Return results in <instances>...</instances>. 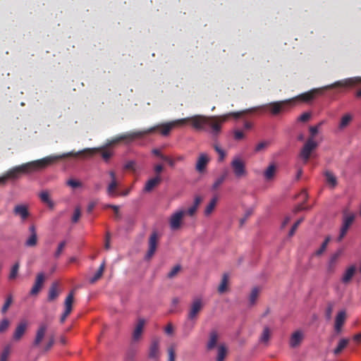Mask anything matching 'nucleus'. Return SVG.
I'll return each mask as SVG.
<instances>
[{
    "instance_id": "nucleus-64",
    "label": "nucleus",
    "mask_w": 361,
    "mask_h": 361,
    "mask_svg": "<svg viewBox=\"0 0 361 361\" xmlns=\"http://www.w3.org/2000/svg\"><path fill=\"white\" fill-rule=\"evenodd\" d=\"M202 201V198L200 196L197 195V196H195V197L194 199V202H193V204L192 206L195 207L197 209V208L199 207V206L201 204Z\"/></svg>"
},
{
    "instance_id": "nucleus-10",
    "label": "nucleus",
    "mask_w": 361,
    "mask_h": 361,
    "mask_svg": "<svg viewBox=\"0 0 361 361\" xmlns=\"http://www.w3.org/2000/svg\"><path fill=\"white\" fill-rule=\"evenodd\" d=\"M357 83H361V77H354L343 80H339L331 85L324 87V89H331L334 87L353 86Z\"/></svg>"
},
{
    "instance_id": "nucleus-6",
    "label": "nucleus",
    "mask_w": 361,
    "mask_h": 361,
    "mask_svg": "<svg viewBox=\"0 0 361 361\" xmlns=\"http://www.w3.org/2000/svg\"><path fill=\"white\" fill-rule=\"evenodd\" d=\"M86 149H89L90 152H87V153H85V154H84L82 155L81 154V155H78L77 157H75V156H68L66 158L73 157V158H75V159H86L87 157H91L95 152L100 151L101 152V155H102V158L104 159V160L106 161H108V160L113 155V152L111 151L106 150L104 149L85 148V149H82L81 151L86 150Z\"/></svg>"
},
{
    "instance_id": "nucleus-40",
    "label": "nucleus",
    "mask_w": 361,
    "mask_h": 361,
    "mask_svg": "<svg viewBox=\"0 0 361 361\" xmlns=\"http://www.w3.org/2000/svg\"><path fill=\"white\" fill-rule=\"evenodd\" d=\"M226 353H227V348L223 345H219L218 348V355H217L216 361H224V360L226 355Z\"/></svg>"
},
{
    "instance_id": "nucleus-47",
    "label": "nucleus",
    "mask_w": 361,
    "mask_h": 361,
    "mask_svg": "<svg viewBox=\"0 0 361 361\" xmlns=\"http://www.w3.org/2000/svg\"><path fill=\"white\" fill-rule=\"evenodd\" d=\"M10 325L8 319H4L0 322V334L4 333L7 330Z\"/></svg>"
},
{
    "instance_id": "nucleus-32",
    "label": "nucleus",
    "mask_w": 361,
    "mask_h": 361,
    "mask_svg": "<svg viewBox=\"0 0 361 361\" xmlns=\"http://www.w3.org/2000/svg\"><path fill=\"white\" fill-rule=\"evenodd\" d=\"M355 272V266L350 267L344 273L343 278H342V281L344 283H348L353 278Z\"/></svg>"
},
{
    "instance_id": "nucleus-22",
    "label": "nucleus",
    "mask_w": 361,
    "mask_h": 361,
    "mask_svg": "<svg viewBox=\"0 0 361 361\" xmlns=\"http://www.w3.org/2000/svg\"><path fill=\"white\" fill-rule=\"evenodd\" d=\"M161 182L160 176H156L154 178L148 180L145 185L144 191L146 192H151L155 187H157Z\"/></svg>"
},
{
    "instance_id": "nucleus-57",
    "label": "nucleus",
    "mask_w": 361,
    "mask_h": 361,
    "mask_svg": "<svg viewBox=\"0 0 361 361\" xmlns=\"http://www.w3.org/2000/svg\"><path fill=\"white\" fill-rule=\"evenodd\" d=\"M162 160L166 161L171 167H174L176 165L174 158L173 159L165 155V157H162Z\"/></svg>"
},
{
    "instance_id": "nucleus-9",
    "label": "nucleus",
    "mask_w": 361,
    "mask_h": 361,
    "mask_svg": "<svg viewBox=\"0 0 361 361\" xmlns=\"http://www.w3.org/2000/svg\"><path fill=\"white\" fill-rule=\"evenodd\" d=\"M292 102V99H286L279 102H274L269 103L264 106H262V108H264L269 111L273 115H277L279 114L285 104H288Z\"/></svg>"
},
{
    "instance_id": "nucleus-52",
    "label": "nucleus",
    "mask_w": 361,
    "mask_h": 361,
    "mask_svg": "<svg viewBox=\"0 0 361 361\" xmlns=\"http://www.w3.org/2000/svg\"><path fill=\"white\" fill-rule=\"evenodd\" d=\"M67 185L73 188H77L80 187L82 185V183L76 180L69 179L67 181Z\"/></svg>"
},
{
    "instance_id": "nucleus-4",
    "label": "nucleus",
    "mask_w": 361,
    "mask_h": 361,
    "mask_svg": "<svg viewBox=\"0 0 361 361\" xmlns=\"http://www.w3.org/2000/svg\"><path fill=\"white\" fill-rule=\"evenodd\" d=\"M317 143L312 137L307 139L300 152V157L305 164L307 163L310 158L311 153L317 148Z\"/></svg>"
},
{
    "instance_id": "nucleus-50",
    "label": "nucleus",
    "mask_w": 361,
    "mask_h": 361,
    "mask_svg": "<svg viewBox=\"0 0 361 361\" xmlns=\"http://www.w3.org/2000/svg\"><path fill=\"white\" fill-rule=\"evenodd\" d=\"M351 121V116L350 115H345L342 117L341 123H340V127L344 128L346 126L348 125L350 121Z\"/></svg>"
},
{
    "instance_id": "nucleus-25",
    "label": "nucleus",
    "mask_w": 361,
    "mask_h": 361,
    "mask_svg": "<svg viewBox=\"0 0 361 361\" xmlns=\"http://www.w3.org/2000/svg\"><path fill=\"white\" fill-rule=\"evenodd\" d=\"M59 283L57 282L53 283L49 290L48 300L53 301L56 300L59 295Z\"/></svg>"
},
{
    "instance_id": "nucleus-59",
    "label": "nucleus",
    "mask_w": 361,
    "mask_h": 361,
    "mask_svg": "<svg viewBox=\"0 0 361 361\" xmlns=\"http://www.w3.org/2000/svg\"><path fill=\"white\" fill-rule=\"evenodd\" d=\"M249 111V110H246V111H238V112H231L228 115V118L231 116H233L235 118H240L241 116H243L244 114H245L246 112Z\"/></svg>"
},
{
    "instance_id": "nucleus-30",
    "label": "nucleus",
    "mask_w": 361,
    "mask_h": 361,
    "mask_svg": "<svg viewBox=\"0 0 361 361\" xmlns=\"http://www.w3.org/2000/svg\"><path fill=\"white\" fill-rule=\"evenodd\" d=\"M271 337V330L268 326H265L263 329L262 333L259 337V342L268 345L269 341Z\"/></svg>"
},
{
    "instance_id": "nucleus-51",
    "label": "nucleus",
    "mask_w": 361,
    "mask_h": 361,
    "mask_svg": "<svg viewBox=\"0 0 361 361\" xmlns=\"http://www.w3.org/2000/svg\"><path fill=\"white\" fill-rule=\"evenodd\" d=\"M349 228H347V227H345L341 225V229H340V233H339V235L337 238V240L338 242H341L343 238L345 236V235L347 234Z\"/></svg>"
},
{
    "instance_id": "nucleus-14",
    "label": "nucleus",
    "mask_w": 361,
    "mask_h": 361,
    "mask_svg": "<svg viewBox=\"0 0 361 361\" xmlns=\"http://www.w3.org/2000/svg\"><path fill=\"white\" fill-rule=\"evenodd\" d=\"M209 161L210 158L207 154L201 153L197 158L195 170L200 173L204 172Z\"/></svg>"
},
{
    "instance_id": "nucleus-19",
    "label": "nucleus",
    "mask_w": 361,
    "mask_h": 361,
    "mask_svg": "<svg viewBox=\"0 0 361 361\" xmlns=\"http://www.w3.org/2000/svg\"><path fill=\"white\" fill-rule=\"evenodd\" d=\"M303 338L304 334L301 331L298 330L293 332L290 338V346L293 348L298 347L302 343Z\"/></svg>"
},
{
    "instance_id": "nucleus-43",
    "label": "nucleus",
    "mask_w": 361,
    "mask_h": 361,
    "mask_svg": "<svg viewBox=\"0 0 361 361\" xmlns=\"http://www.w3.org/2000/svg\"><path fill=\"white\" fill-rule=\"evenodd\" d=\"M330 240H331L330 236H327L325 238L324 241L322 243L319 249L315 252V255H321L326 250V247H327L329 243L330 242Z\"/></svg>"
},
{
    "instance_id": "nucleus-12",
    "label": "nucleus",
    "mask_w": 361,
    "mask_h": 361,
    "mask_svg": "<svg viewBox=\"0 0 361 361\" xmlns=\"http://www.w3.org/2000/svg\"><path fill=\"white\" fill-rule=\"evenodd\" d=\"M159 343L160 339L159 338H154L151 341L149 349V357L156 361L159 359Z\"/></svg>"
},
{
    "instance_id": "nucleus-11",
    "label": "nucleus",
    "mask_w": 361,
    "mask_h": 361,
    "mask_svg": "<svg viewBox=\"0 0 361 361\" xmlns=\"http://www.w3.org/2000/svg\"><path fill=\"white\" fill-rule=\"evenodd\" d=\"M184 215L185 211L183 210L177 211L171 215L169 224L172 230L176 231L180 228Z\"/></svg>"
},
{
    "instance_id": "nucleus-29",
    "label": "nucleus",
    "mask_w": 361,
    "mask_h": 361,
    "mask_svg": "<svg viewBox=\"0 0 361 361\" xmlns=\"http://www.w3.org/2000/svg\"><path fill=\"white\" fill-rule=\"evenodd\" d=\"M276 171V166L275 164H270L264 172V177L267 180H270L274 178Z\"/></svg>"
},
{
    "instance_id": "nucleus-33",
    "label": "nucleus",
    "mask_w": 361,
    "mask_h": 361,
    "mask_svg": "<svg viewBox=\"0 0 361 361\" xmlns=\"http://www.w3.org/2000/svg\"><path fill=\"white\" fill-rule=\"evenodd\" d=\"M39 197L42 202L47 204L50 208H53L54 204L53 201L50 199L49 194L47 191H42L39 194Z\"/></svg>"
},
{
    "instance_id": "nucleus-60",
    "label": "nucleus",
    "mask_w": 361,
    "mask_h": 361,
    "mask_svg": "<svg viewBox=\"0 0 361 361\" xmlns=\"http://www.w3.org/2000/svg\"><path fill=\"white\" fill-rule=\"evenodd\" d=\"M322 124V122L319 123L318 126H311L310 128V133H311V135L313 139H314V137L318 133V128H319V126H321Z\"/></svg>"
},
{
    "instance_id": "nucleus-13",
    "label": "nucleus",
    "mask_w": 361,
    "mask_h": 361,
    "mask_svg": "<svg viewBox=\"0 0 361 361\" xmlns=\"http://www.w3.org/2000/svg\"><path fill=\"white\" fill-rule=\"evenodd\" d=\"M322 89H313L310 91H308L307 92L300 94L297 97L291 99L292 102L296 99H299L304 102H309L313 100L317 94H319L322 92Z\"/></svg>"
},
{
    "instance_id": "nucleus-45",
    "label": "nucleus",
    "mask_w": 361,
    "mask_h": 361,
    "mask_svg": "<svg viewBox=\"0 0 361 361\" xmlns=\"http://www.w3.org/2000/svg\"><path fill=\"white\" fill-rule=\"evenodd\" d=\"M66 245V242L65 240L61 242L59 244L58 247H57V249H56V252H54V255L55 258H59L61 256V255L63 252Z\"/></svg>"
},
{
    "instance_id": "nucleus-48",
    "label": "nucleus",
    "mask_w": 361,
    "mask_h": 361,
    "mask_svg": "<svg viewBox=\"0 0 361 361\" xmlns=\"http://www.w3.org/2000/svg\"><path fill=\"white\" fill-rule=\"evenodd\" d=\"M81 216V211L80 208L79 207H75L74 210L73 215L72 216V222L73 223H77L78 220L80 219Z\"/></svg>"
},
{
    "instance_id": "nucleus-28",
    "label": "nucleus",
    "mask_w": 361,
    "mask_h": 361,
    "mask_svg": "<svg viewBox=\"0 0 361 361\" xmlns=\"http://www.w3.org/2000/svg\"><path fill=\"white\" fill-rule=\"evenodd\" d=\"M345 312L341 311V312H338V314H337V316L336 317V321H335V330L337 332L341 331V327L345 322Z\"/></svg>"
},
{
    "instance_id": "nucleus-15",
    "label": "nucleus",
    "mask_w": 361,
    "mask_h": 361,
    "mask_svg": "<svg viewBox=\"0 0 361 361\" xmlns=\"http://www.w3.org/2000/svg\"><path fill=\"white\" fill-rule=\"evenodd\" d=\"M27 328V323L26 321H21L16 326L13 335V339L16 341H20L25 334Z\"/></svg>"
},
{
    "instance_id": "nucleus-5",
    "label": "nucleus",
    "mask_w": 361,
    "mask_h": 361,
    "mask_svg": "<svg viewBox=\"0 0 361 361\" xmlns=\"http://www.w3.org/2000/svg\"><path fill=\"white\" fill-rule=\"evenodd\" d=\"M159 235L157 231H153L148 240V250L145 255V259L149 260L156 252L159 243Z\"/></svg>"
},
{
    "instance_id": "nucleus-24",
    "label": "nucleus",
    "mask_w": 361,
    "mask_h": 361,
    "mask_svg": "<svg viewBox=\"0 0 361 361\" xmlns=\"http://www.w3.org/2000/svg\"><path fill=\"white\" fill-rule=\"evenodd\" d=\"M219 339V334L216 330H212L209 333V340L207 343V348L208 350H211L214 349L216 344Z\"/></svg>"
},
{
    "instance_id": "nucleus-38",
    "label": "nucleus",
    "mask_w": 361,
    "mask_h": 361,
    "mask_svg": "<svg viewBox=\"0 0 361 361\" xmlns=\"http://www.w3.org/2000/svg\"><path fill=\"white\" fill-rule=\"evenodd\" d=\"M349 342L348 339L343 338L339 341L337 347L334 349V353L335 355L340 354L342 350L347 346Z\"/></svg>"
},
{
    "instance_id": "nucleus-31",
    "label": "nucleus",
    "mask_w": 361,
    "mask_h": 361,
    "mask_svg": "<svg viewBox=\"0 0 361 361\" xmlns=\"http://www.w3.org/2000/svg\"><path fill=\"white\" fill-rule=\"evenodd\" d=\"M104 269H105V262H103L98 270L97 271V272L94 274V275L90 279V282L91 283H95L96 281H97L99 279H101V277L103 275V273L104 271Z\"/></svg>"
},
{
    "instance_id": "nucleus-26",
    "label": "nucleus",
    "mask_w": 361,
    "mask_h": 361,
    "mask_svg": "<svg viewBox=\"0 0 361 361\" xmlns=\"http://www.w3.org/2000/svg\"><path fill=\"white\" fill-rule=\"evenodd\" d=\"M218 197L214 196L212 198L209 204L206 206L204 210V215L207 217L209 216L214 211L217 204Z\"/></svg>"
},
{
    "instance_id": "nucleus-23",
    "label": "nucleus",
    "mask_w": 361,
    "mask_h": 361,
    "mask_svg": "<svg viewBox=\"0 0 361 361\" xmlns=\"http://www.w3.org/2000/svg\"><path fill=\"white\" fill-rule=\"evenodd\" d=\"M13 213L16 216H20L22 220H25L29 216L27 207L23 204H18L14 207Z\"/></svg>"
},
{
    "instance_id": "nucleus-35",
    "label": "nucleus",
    "mask_w": 361,
    "mask_h": 361,
    "mask_svg": "<svg viewBox=\"0 0 361 361\" xmlns=\"http://www.w3.org/2000/svg\"><path fill=\"white\" fill-rule=\"evenodd\" d=\"M259 292L260 289L257 287H255L252 289L249 296V302L250 305H254L255 304L257 299L259 296Z\"/></svg>"
},
{
    "instance_id": "nucleus-34",
    "label": "nucleus",
    "mask_w": 361,
    "mask_h": 361,
    "mask_svg": "<svg viewBox=\"0 0 361 361\" xmlns=\"http://www.w3.org/2000/svg\"><path fill=\"white\" fill-rule=\"evenodd\" d=\"M326 180L332 188H335L337 185V178L331 171L325 173Z\"/></svg>"
},
{
    "instance_id": "nucleus-41",
    "label": "nucleus",
    "mask_w": 361,
    "mask_h": 361,
    "mask_svg": "<svg viewBox=\"0 0 361 361\" xmlns=\"http://www.w3.org/2000/svg\"><path fill=\"white\" fill-rule=\"evenodd\" d=\"M12 302H13V297L11 295H8L6 297V301L1 310V312L3 314L6 313V312L8 311L11 305L12 304Z\"/></svg>"
},
{
    "instance_id": "nucleus-39",
    "label": "nucleus",
    "mask_w": 361,
    "mask_h": 361,
    "mask_svg": "<svg viewBox=\"0 0 361 361\" xmlns=\"http://www.w3.org/2000/svg\"><path fill=\"white\" fill-rule=\"evenodd\" d=\"M118 187V183L116 180H111L107 187V194L109 196L113 197L116 195V190Z\"/></svg>"
},
{
    "instance_id": "nucleus-17",
    "label": "nucleus",
    "mask_w": 361,
    "mask_h": 361,
    "mask_svg": "<svg viewBox=\"0 0 361 361\" xmlns=\"http://www.w3.org/2000/svg\"><path fill=\"white\" fill-rule=\"evenodd\" d=\"M29 231L30 233V235L25 240V245L29 247H35L37 245L38 241L35 226L34 225L30 226L29 227Z\"/></svg>"
},
{
    "instance_id": "nucleus-49",
    "label": "nucleus",
    "mask_w": 361,
    "mask_h": 361,
    "mask_svg": "<svg viewBox=\"0 0 361 361\" xmlns=\"http://www.w3.org/2000/svg\"><path fill=\"white\" fill-rule=\"evenodd\" d=\"M104 208H111L114 210L115 217L118 219H121V214L119 212V207L114 204H106Z\"/></svg>"
},
{
    "instance_id": "nucleus-3",
    "label": "nucleus",
    "mask_w": 361,
    "mask_h": 361,
    "mask_svg": "<svg viewBox=\"0 0 361 361\" xmlns=\"http://www.w3.org/2000/svg\"><path fill=\"white\" fill-rule=\"evenodd\" d=\"M231 167L237 178H241L247 175L245 163L240 157H235L231 162Z\"/></svg>"
},
{
    "instance_id": "nucleus-18",
    "label": "nucleus",
    "mask_w": 361,
    "mask_h": 361,
    "mask_svg": "<svg viewBox=\"0 0 361 361\" xmlns=\"http://www.w3.org/2000/svg\"><path fill=\"white\" fill-rule=\"evenodd\" d=\"M146 321L143 318H139L133 332V339L138 341L142 336Z\"/></svg>"
},
{
    "instance_id": "nucleus-62",
    "label": "nucleus",
    "mask_w": 361,
    "mask_h": 361,
    "mask_svg": "<svg viewBox=\"0 0 361 361\" xmlns=\"http://www.w3.org/2000/svg\"><path fill=\"white\" fill-rule=\"evenodd\" d=\"M110 240H111V234L110 233L107 232L106 234V238H105V243H104V248L106 250H109L110 249Z\"/></svg>"
},
{
    "instance_id": "nucleus-1",
    "label": "nucleus",
    "mask_w": 361,
    "mask_h": 361,
    "mask_svg": "<svg viewBox=\"0 0 361 361\" xmlns=\"http://www.w3.org/2000/svg\"><path fill=\"white\" fill-rule=\"evenodd\" d=\"M227 119L228 115L210 117L197 115L192 117L180 118L173 121L161 123L145 130L125 133L118 136L115 140H112V143L114 144L122 140H127L130 142L135 138L142 137L146 135L154 133L157 130H159L161 135L167 136L170 134L171 130L173 128L179 125H184L187 123H190L195 129L208 130L214 136H216L221 132V124Z\"/></svg>"
},
{
    "instance_id": "nucleus-16",
    "label": "nucleus",
    "mask_w": 361,
    "mask_h": 361,
    "mask_svg": "<svg viewBox=\"0 0 361 361\" xmlns=\"http://www.w3.org/2000/svg\"><path fill=\"white\" fill-rule=\"evenodd\" d=\"M342 226L350 228L355 220V214L350 212L348 208H345L342 212Z\"/></svg>"
},
{
    "instance_id": "nucleus-21",
    "label": "nucleus",
    "mask_w": 361,
    "mask_h": 361,
    "mask_svg": "<svg viewBox=\"0 0 361 361\" xmlns=\"http://www.w3.org/2000/svg\"><path fill=\"white\" fill-rule=\"evenodd\" d=\"M44 281V275L43 273H39L37 275L36 280L34 286L30 290V295H35L39 293L42 288Z\"/></svg>"
},
{
    "instance_id": "nucleus-20",
    "label": "nucleus",
    "mask_w": 361,
    "mask_h": 361,
    "mask_svg": "<svg viewBox=\"0 0 361 361\" xmlns=\"http://www.w3.org/2000/svg\"><path fill=\"white\" fill-rule=\"evenodd\" d=\"M47 328L48 326L46 324H41L39 326L36 332L35 338L33 341V345L38 346L41 343L45 336Z\"/></svg>"
},
{
    "instance_id": "nucleus-55",
    "label": "nucleus",
    "mask_w": 361,
    "mask_h": 361,
    "mask_svg": "<svg viewBox=\"0 0 361 361\" xmlns=\"http://www.w3.org/2000/svg\"><path fill=\"white\" fill-rule=\"evenodd\" d=\"M332 312H333V305L329 304L327 306V307L326 309V312H325V316H326V319H328V320L331 319Z\"/></svg>"
},
{
    "instance_id": "nucleus-56",
    "label": "nucleus",
    "mask_w": 361,
    "mask_h": 361,
    "mask_svg": "<svg viewBox=\"0 0 361 361\" xmlns=\"http://www.w3.org/2000/svg\"><path fill=\"white\" fill-rule=\"evenodd\" d=\"M168 355H169V360L168 361H175L176 354H175V350L173 347H170L168 348Z\"/></svg>"
},
{
    "instance_id": "nucleus-42",
    "label": "nucleus",
    "mask_w": 361,
    "mask_h": 361,
    "mask_svg": "<svg viewBox=\"0 0 361 361\" xmlns=\"http://www.w3.org/2000/svg\"><path fill=\"white\" fill-rule=\"evenodd\" d=\"M19 267L20 265L18 262H16V264H13L8 276V279L10 280H13L16 278L18 273Z\"/></svg>"
},
{
    "instance_id": "nucleus-54",
    "label": "nucleus",
    "mask_w": 361,
    "mask_h": 361,
    "mask_svg": "<svg viewBox=\"0 0 361 361\" xmlns=\"http://www.w3.org/2000/svg\"><path fill=\"white\" fill-rule=\"evenodd\" d=\"M233 137L235 140H240L244 138V133L241 130H236L233 133Z\"/></svg>"
},
{
    "instance_id": "nucleus-58",
    "label": "nucleus",
    "mask_w": 361,
    "mask_h": 361,
    "mask_svg": "<svg viewBox=\"0 0 361 361\" xmlns=\"http://www.w3.org/2000/svg\"><path fill=\"white\" fill-rule=\"evenodd\" d=\"M54 341H55V340H54V336H50L49 338L48 343H47V345L44 347V350L45 351L49 350L51 348V347L53 346V345L54 344Z\"/></svg>"
},
{
    "instance_id": "nucleus-53",
    "label": "nucleus",
    "mask_w": 361,
    "mask_h": 361,
    "mask_svg": "<svg viewBox=\"0 0 361 361\" xmlns=\"http://www.w3.org/2000/svg\"><path fill=\"white\" fill-rule=\"evenodd\" d=\"M180 270V266L176 265L175 266L168 274V277L171 279L174 277L178 272Z\"/></svg>"
},
{
    "instance_id": "nucleus-61",
    "label": "nucleus",
    "mask_w": 361,
    "mask_h": 361,
    "mask_svg": "<svg viewBox=\"0 0 361 361\" xmlns=\"http://www.w3.org/2000/svg\"><path fill=\"white\" fill-rule=\"evenodd\" d=\"M310 116L311 115L310 113L305 112L300 115V116L298 118V121L301 122H306L310 119Z\"/></svg>"
},
{
    "instance_id": "nucleus-46",
    "label": "nucleus",
    "mask_w": 361,
    "mask_h": 361,
    "mask_svg": "<svg viewBox=\"0 0 361 361\" xmlns=\"http://www.w3.org/2000/svg\"><path fill=\"white\" fill-rule=\"evenodd\" d=\"M302 221H303V218H301L294 223V224L293 225L292 228H290V230L288 233V235L290 237L293 236L295 234V232L297 230L298 227Z\"/></svg>"
},
{
    "instance_id": "nucleus-8",
    "label": "nucleus",
    "mask_w": 361,
    "mask_h": 361,
    "mask_svg": "<svg viewBox=\"0 0 361 361\" xmlns=\"http://www.w3.org/2000/svg\"><path fill=\"white\" fill-rule=\"evenodd\" d=\"M74 295H75V291H74V290H73L69 293V294L67 295V297L65 299V301H64L65 310H64V312L62 314L61 319H60L61 323H63L65 322V320L66 319V318L68 317V315L72 312L73 303L74 302Z\"/></svg>"
},
{
    "instance_id": "nucleus-27",
    "label": "nucleus",
    "mask_w": 361,
    "mask_h": 361,
    "mask_svg": "<svg viewBox=\"0 0 361 361\" xmlns=\"http://www.w3.org/2000/svg\"><path fill=\"white\" fill-rule=\"evenodd\" d=\"M228 175V171L227 170H224L222 173L215 180L214 182L212 190L215 191L219 189V188L223 184L225 180L227 178Z\"/></svg>"
},
{
    "instance_id": "nucleus-63",
    "label": "nucleus",
    "mask_w": 361,
    "mask_h": 361,
    "mask_svg": "<svg viewBox=\"0 0 361 361\" xmlns=\"http://www.w3.org/2000/svg\"><path fill=\"white\" fill-rule=\"evenodd\" d=\"M135 162L134 161H129L126 163L124 169L126 170H135Z\"/></svg>"
},
{
    "instance_id": "nucleus-37",
    "label": "nucleus",
    "mask_w": 361,
    "mask_h": 361,
    "mask_svg": "<svg viewBox=\"0 0 361 361\" xmlns=\"http://www.w3.org/2000/svg\"><path fill=\"white\" fill-rule=\"evenodd\" d=\"M213 147L214 150L216 152V153L219 154L218 161H223L226 156V152L220 147V145L215 142L213 145Z\"/></svg>"
},
{
    "instance_id": "nucleus-2",
    "label": "nucleus",
    "mask_w": 361,
    "mask_h": 361,
    "mask_svg": "<svg viewBox=\"0 0 361 361\" xmlns=\"http://www.w3.org/2000/svg\"><path fill=\"white\" fill-rule=\"evenodd\" d=\"M88 152H90L89 149L78 152L73 150L70 152L63 153L59 155H49L40 159L16 166L9 169L6 174L0 177V178H3L4 180V182L0 183V185H4L8 179H16L23 174H29L42 171L48 166L54 164L57 161L65 159V157L68 156L77 157L78 155H82Z\"/></svg>"
},
{
    "instance_id": "nucleus-36",
    "label": "nucleus",
    "mask_w": 361,
    "mask_h": 361,
    "mask_svg": "<svg viewBox=\"0 0 361 361\" xmlns=\"http://www.w3.org/2000/svg\"><path fill=\"white\" fill-rule=\"evenodd\" d=\"M228 282V275L227 274H224L222 276L221 283L219 286L218 291L220 293H224L226 291L227 285Z\"/></svg>"
},
{
    "instance_id": "nucleus-44",
    "label": "nucleus",
    "mask_w": 361,
    "mask_h": 361,
    "mask_svg": "<svg viewBox=\"0 0 361 361\" xmlns=\"http://www.w3.org/2000/svg\"><path fill=\"white\" fill-rule=\"evenodd\" d=\"M10 353H11V347H10V345H6L4 348L2 353H1L0 361H7L9 357Z\"/></svg>"
},
{
    "instance_id": "nucleus-7",
    "label": "nucleus",
    "mask_w": 361,
    "mask_h": 361,
    "mask_svg": "<svg viewBox=\"0 0 361 361\" xmlns=\"http://www.w3.org/2000/svg\"><path fill=\"white\" fill-rule=\"evenodd\" d=\"M204 307L203 301L201 298H195L193 300L188 314V318L190 320L196 319L198 314L201 312Z\"/></svg>"
}]
</instances>
